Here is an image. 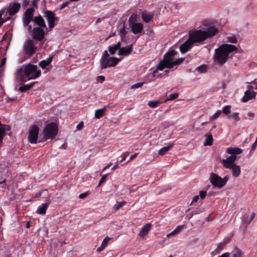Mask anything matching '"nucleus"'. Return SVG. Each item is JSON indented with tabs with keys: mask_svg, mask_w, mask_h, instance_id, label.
Listing matches in <instances>:
<instances>
[{
	"mask_svg": "<svg viewBox=\"0 0 257 257\" xmlns=\"http://www.w3.org/2000/svg\"><path fill=\"white\" fill-rule=\"evenodd\" d=\"M237 48L232 44H222L219 48L215 50L214 60L220 65L225 64L229 57L230 53L236 51Z\"/></svg>",
	"mask_w": 257,
	"mask_h": 257,
	"instance_id": "f257e3e1",
	"label": "nucleus"
},
{
	"mask_svg": "<svg viewBox=\"0 0 257 257\" xmlns=\"http://www.w3.org/2000/svg\"><path fill=\"white\" fill-rule=\"evenodd\" d=\"M18 74L20 76L22 82H26L30 79H35L41 75V70L38 69L36 65L31 63L27 64L18 70Z\"/></svg>",
	"mask_w": 257,
	"mask_h": 257,
	"instance_id": "f03ea898",
	"label": "nucleus"
},
{
	"mask_svg": "<svg viewBox=\"0 0 257 257\" xmlns=\"http://www.w3.org/2000/svg\"><path fill=\"white\" fill-rule=\"evenodd\" d=\"M58 132V126L55 122H51L46 124L43 131V140L39 141L40 142H43L49 139H53L57 136Z\"/></svg>",
	"mask_w": 257,
	"mask_h": 257,
	"instance_id": "7ed1b4c3",
	"label": "nucleus"
},
{
	"mask_svg": "<svg viewBox=\"0 0 257 257\" xmlns=\"http://www.w3.org/2000/svg\"><path fill=\"white\" fill-rule=\"evenodd\" d=\"M235 158L233 156H229L226 159H223L222 161L223 167L226 169H230L234 177H239L241 173V170L239 166L236 164L234 162Z\"/></svg>",
	"mask_w": 257,
	"mask_h": 257,
	"instance_id": "20e7f679",
	"label": "nucleus"
},
{
	"mask_svg": "<svg viewBox=\"0 0 257 257\" xmlns=\"http://www.w3.org/2000/svg\"><path fill=\"white\" fill-rule=\"evenodd\" d=\"M189 38L193 44L195 43L202 44L207 39V37L205 31L194 29L189 31Z\"/></svg>",
	"mask_w": 257,
	"mask_h": 257,
	"instance_id": "39448f33",
	"label": "nucleus"
},
{
	"mask_svg": "<svg viewBox=\"0 0 257 257\" xmlns=\"http://www.w3.org/2000/svg\"><path fill=\"white\" fill-rule=\"evenodd\" d=\"M228 180V177L225 176L223 178L215 173H212L210 177V181L211 184L215 187L221 188L226 184Z\"/></svg>",
	"mask_w": 257,
	"mask_h": 257,
	"instance_id": "423d86ee",
	"label": "nucleus"
},
{
	"mask_svg": "<svg viewBox=\"0 0 257 257\" xmlns=\"http://www.w3.org/2000/svg\"><path fill=\"white\" fill-rule=\"evenodd\" d=\"M39 128L36 124L32 125L29 132L28 139L31 144H36L38 142Z\"/></svg>",
	"mask_w": 257,
	"mask_h": 257,
	"instance_id": "0eeeda50",
	"label": "nucleus"
},
{
	"mask_svg": "<svg viewBox=\"0 0 257 257\" xmlns=\"http://www.w3.org/2000/svg\"><path fill=\"white\" fill-rule=\"evenodd\" d=\"M121 58L116 57H109L103 60H100L101 69H105L107 67H114L116 66Z\"/></svg>",
	"mask_w": 257,
	"mask_h": 257,
	"instance_id": "6e6552de",
	"label": "nucleus"
},
{
	"mask_svg": "<svg viewBox=\"0 0 257 257\" xmlns=\"http://www.w3.org/2000/svg\"><path fill=\"white\" fill-rule=\"evenodd\" d=\"M34 12L35 10L33 8H29L25 12L23 19L24 26H28L32 21H34Z\"/></svg>",
	"mask_w": 257,
	"mask_h": 257,
	"instance_id": "1a4fd4ad",
	"label": "nucleus"
},
{
	"mask_svg": "<svg viewBox=\"0 0 257 257\" xmlns=\"http://www.w3.org/2000/svg\"><path fill=\"white\" fill-rule=\"evenodd\" d=\"M44 16L47 19L49 28H53L55 26V21L58 19L55 14L51 11L46 10L44 12Z\"/></svg>",
	"mask_w": 257,
	"mask_h": 257,
	"instance_id": "9d476101",
	"label": "nucleus"
},
{
	"mask_svg": "<svg viewBox=\"0 0 257 257\" xmlns=\"http://www.w3.org/2000/svg\"><path fill=\"white\" fill-rule=\"evenodd\" d=\"M24 49L27 55L31 56L35 53L37 47L34 46L33 40H28L24 45Z\"/></svg>",
	"mask_w": 257,
	"mask_h": 257,
	"instance_id": "9b49d317",
	"label": "nucleus"
},
{
	"mask_svg": "<svg viewBox=\"0 0 257 257\" xmlns=\"http://www.w3.org/2000/svg\"><path fill=\"white\" fill-rule=\"evenodd\" d=\"M42 28H43L40 27L33 28L32 31L33 34V38L35 40L41 41L44 39L45 35V32Z\"/></svg>",
	"mask_w": 257,
	"mask_h": 257,
	"instance_id": "f8f14e48",
	"label": "nucleus"
},
{
	"mask_svg": "<svg viewBox=\"0 0 257 257\" xmlns=\"http://www.w3.org/2000/svg\"><path fill=\"white\" fill-rule=\"evenodd\" d=\"M21 8V5L18 3L11 4L8 8L6 13L12 16L17 13Z\"/></svg>",
	"mask_w": 257,
	"mask_h": 257,
	"instance_id": "ddd939ff",
	"label": "nucleus"
},
{
	"mask_svg": "<svg viewBox=\"0 0 257 257\" xmlns=\"http://www.w3.org/2000/svg\"><path fill=\"white\" fill-rule=\"evenodd\" d=\"M155 12H148L146 10L143 11L141 13V16L143 20L146 23H150L152 21Z\"/></svg>",
	"mask_w": 257,
	"mask_h": 257,
	"instance_id": "4468645a",
	"label": "nucleus"
},
{
	"mask_svg": "<svg viewBox=\"0 0 257 257\" xmlns=\"http://www.w3.org/2000/svg\"><path fill=\"white\" fill-rule=\"evenodd\" d=\"M131 31L135 35L140 34L143 30V24L142 23H133L130 24Z\"/></svg>",
	"mask_w": 257,
	"mask_h": 257,
	"instance_id": "2eb2a0df",
	"label": "nucleus"
},
{
	"mask_svg": "<svg viewBox=\"0 0 257 257\" xmlns=\"http://www.w3.org/2000/svg\"><path fill=\"white\" fill-rule=\"evenodd\" d=\"M193 43L189 38L180 46V50L181 53L184 54L190 50L193 46Z\"/></svg>",
	"mask_w": 257,
	"mask_h": 257,
	"instance_id": "dca6fc26",
	"label": "nucleus"
},
{
	"mask_svg": "<svg viewBox=\"0 0 257 257\" xmlns=\"http://www.w3.org/2000/svg\"><path fill=\"white\" fill-rule=\"evenodd\" d=\"M133 44L119 49L118 55L119 56H128L133 51Z\"/></svg>",
	"mask_w": 257,
	"mask_h": 257,
	"instance_id": "f3484780",
	"label": "nucleus"
},
{
	"mask_svg": "<svg viewBox=\"0 0 257 257\" xmlns=\"http://www.w3.org/2000/svg\"><path fill=\"white\" fill-rule=\"evenodd\" d=\"M177 54V52L175 50H170L168 51L164 56L163 59L166 62L171 64L173 61V57Z\"/></svg>",
	"mask_w": 257,
	"mask_h": 257,
	"instance_id": "a211bd4d",
	"label": "nucleus"
},
{
	"mask_svg": "<svg viewBox=\"0 0 257 257\" xmlns=\"http://www.w3.org/2000/svg\"><path fill=\"white\" fill-rule=\"evenodd\" d=\"M33 21L36 25L39 26L38 27L46 28V25L45 20L42 16L39 15L35 17Z\"/></svg>",
	"mask_w": 257,
	"mask_h": 257,
	"instance_id": "6ab92c4d",
	"label": "nucleus"
},
{
	"mask_svg": "<svg viewBox=\"0 0 257 257\" xmlns=\"http://www.w3.org/2000/svg\"><path fill=\"white\" fill-rule=\"evenodd\" d=\"M226 152L231 155L230 156H233L235 158V160L237 159L236 155L240 154L242 152V150L239 148L236 147H230L227 149Z\"/></svg>",
	"mask_w": 257,
	"mask_h": 257,
	"instance_id": "aec40b11",
	"label": "nucleus"
},
{
	"mask_svg": "<svg viewBox=\"0 0 257 257\" xmlns=\"http://www.w3.org/2000/svg\"><path fill=\"white\" fill-rule=\"evenodd\" d=\"M256 92H255L254 91H251L249 90H247L244 92V95L242 98V101L244 102H246L248 100L254 98Z\"/></svg>",
	"mask_w": 257,
	"mask_h": 257,
	"instance_id": "412c9836",
	"label": "nucleus"
},
{
	"mask_svg": "<svg viewBox=\"0 0 257 257\" xmlns=\"http://www.w3.org/2000/svg\"><path fill=\"white\" fill-rule=\"evenodd\" d=\"M218 32V29L214 26L209 27L205 31L207 39L215 36Z\"/></svg>",
	"mask_w": 257,
	"mask_h": 257,
	"instance_id": "4be33fe9",
	"label": "nucleus"
},
{
	"mask_svg": "<svg viewBox=\"0 0 257 257\" xmlns=\"http://www.w3.org/2000/svg\"><path fill=\"white\" fill-rule=\"evenodd\" d=\"M152 225L151 223H147L145 224L139 233V236L141 237H144L146 236L151 230Z\"/></svg>",
	"mask_w": 257,
	"mask_h": 257,
	"instance_id": "5701e85b",
	"label": "nucleus"
},
{
	"mask_svg": "<svg viewBox=\"0 0 257 257\" xmlns=\"http://www.w3.org/2000/svg\"><path fill=\"white\" fill-rule=\"evenodd\" d=\"M36 197H41L45 199V201H46L49 199L50 195L47 189H43L37 193Z\"/></svg>",
	"mask_w": 257,
	"mask_h": 257,
	"instance_id": "b1692460",
	"label": "nucleus"
},
{
	"mask_svg": "<svg viewBox=\"0 0 257 257\" xmlns=\"http://www.w3.org/2000/svg\"><path fill=\"white\" fill-rule=\"evenodd\" d=\"M165 68L169 69L172 68L171 65L163 59L159 62L157 66V69L159 70H163Z\"/></svg>",
	"mask_w": 257,
	"mask_h": 257,
	"instance_id": "393cba45",
	"label": "nucleus"
},
{
	"mask_svg": "<svg viewBox=\"0 0 257 257\" xmlns=\"http://www.w3.org/2000/svg\"><path fill=\"white\" fill-rule=\"evenodd\" d=\"M48 206L49 203H43L41 206L38 207L37 213L42 215L45 214Z\"/></svg>",
	"mask_w": 257,
	"mask_h": 257,
	"instance_id": "a878e982",
	"label": "nucleus"
},
{
	"mask_svg": "<svg viewBox=\"0 0 257 257\" xmlns=\"http://www.w3.org/2000/svg\"><path fill=\"white\" fill-rule=\"evenodd\" d=\"M174 146V144L170 143L167 146L164 147L159 151L158 154L161 156L165 155Z\"/></svg>",
	"mask_w": 257,
	"mask_h": 257,
	"instance_id": "bb28decb",
	"label": "nucleus"
},
{
	"mask_svg": "<svg viewBox=\"0 0 257 257\" xmlns=\"http://www.w3.org/2000/svg\"><path fill=\"white\" fill-rule=\"evenodd\" d=\"M36 82H32L29 84L24 85L19 87V90L21 92H25L27 90L31 89Z\"/></svg>",
	"mask_w": 257,
	"mask_h": 257,
	"instance_id": "cd10ccee",
	"label": "nucleus"
},
{
	"mask_svg": "<svg viewBox=\"0 0 257 257\" xmlns=\"http://www.w3.org/2000/svg\"><path fill=\"white\" fill-rule=\"evenodd\" d=\"M243 252L237 247H235L231 252V257H242Z\"/></svg>",
	"mask_w": 257,
	"mask_h": 257,
	"instance_id": "c85d7f7f",
	"label": "nucleus"
},
{
	"mask_svg": "<svg viewBox=\"0 0 257 257\" xmlns=\"http://www.w3.org/2000/svg\"><path fill=\"white\" fill-rule=\"evenodd\" d=\"M185 227V225H181L177 226L175 229L171 232L167 234V237L175 235L180 232Z\"/></svg>",
	"mask_w": 257,
	"mask_h": 257,
	"instance_id": "c756f323",
	"label": "nucleus"
},
{
	"mask_svg": "<svg viewBox=\"0 0 257 257\" xmlns=\"http://www.w3.org/2000/svg\"><path fill=\"white\" fill-rule=\"evenodd\" d=\"M105 114V111L102 108L96 109L95 111V117L96 119L101 118Z\"/></svg>",
	"mask_w": 257,
	"mask_h": 257,
	"instance_id": "7c9ffc66",
	"label": "nucleus"
},
{
	"mask_svg": "<svg viewBox=\"0 0 257 257\" xmlns=\"http://www.w3.org/2000/svg\"><path fill=\"white\" fill-rule=\"evenodd\" d=\"M207 139L204 145L205 146H210L213 144V139L212 134L208 133L206 135Z\"/></svg>",
	"mask_w": 257,
	"mask_h": 257,
	"instance_id": "2f4dec72",
	"label": "nucleus"
},
{
	"mask_svg": "<svg viewBox=\"0 0 257 257\" xmlns=\"http://www.w3.org/2000/svg\"><path fill=\"white\" fill-rule=\"evenodd\" d=\"M126 201H122L121 202H116V204L113 206V208L115 211H117L123 205L126 204Z\"/></svg>",
	"mask_w": 257,
	"mask_h": 257,
	"instance_id": "473e14b6",
	"label": "nucleus"
},
{
	"mask_svg": "<svg viewBox=\"0 0 257 257\" xmlns=\"http://www.w3.org/2000/svg\"><path fill=\"white\" fill-rule=\"evenodd\" d=\"M228 119H233L235 122H237L240 120V117L239 116L238 112H234L232 113L231 114H229L228 115Z\"/></svg>",
	"mask_w": 257,
	"mask_h": 257,
	"instance_id": "72a5a7b5",
	"label": "nucleus"
},
{
	"mask_svg": "<svg viewBox=\"0 0 257 257\" xmlns=\"http://www.w3.org/2000/svg\"><path fill=\"white\" fill-rule=\"evenodd\" d=\"M161 103L160 100H156L149 101L148 104L151 108H156Z\"/></svg>",
	"mask_w": 257,
	"mask_h": 257,
	"instance_id": "f704fd0d",
	"label": "nucleus"
},
{
	"mask_svg": "<svg viewBox=\"0 0 257 257\" xmlns=\"http://www.w3.org/2000/svg\"><path fill=\"white\" fill-rule=\"evenodd\" d=\"M184 58H178L176 60L173 61L171 64L172 68H173L175 65H178L181 64L184 61Z\"/></svg>",
	"mask_w": 257,
	"mask_h": 257,
	"instance_id": "c9c22d12",
	"label": "nucleus"
},
{
	"mask_svg": "<svg viewBox=\"0 0 257 257\" xmlns=\"http://www.w3.org/2000/svg\"><path fill=\"white\" fill-rule=\"evenodd\" d=\"M207 66L205 64L202 65L196 68V70L200 73H204L207 71Z\"/></svg>",
	"mask_w": 257,
	"mask_h": 257,
	"instance_id": "e433bc0d",
	"label": "nucleus"
},
{
	"mask_svg": "<svg viewBox=\"0 0 257 257\" xmlns=\"http://www.w3.org/2000/svg\"><path fill=\"white\" fill-rule=\"evenodd\" d=\"M231 105H228L224 106L222 109V112L225 114H228L231 112Z\"/></svg>",
	"mask_w": 257,
	"mask_h": 257,
	"instance_id": "4c0bfd02",
	"label": "nucleus"
},
{
	"mask_svg": "<svg viewBox=\"0 0 257 257\" xmlns=\"http://www.w3.org/2000/svg\"><path fill=\"white\" fill-rule=\"evenodd\" d=\"M179 96V94L177 93H172L170 94L167 99V100L170 101V100H173L177 98Z\"/></svg>",
	"mask_w": 257,
	"mask_h": 257,
	"instance_id": "58836bf2",
	"label": "nucleus"
},
{
	"mask_svg": "<svg viewBox=\"0 0 257 257\" xmlns=\"http://www.w3.org/2000/svg\"><path fill=\"white\" fill-rule=\"evenodd\" d=\"M221 110H217L213 115L210 117V120H212L217 119L221 114Z\"/></svg>",
	"mask_w": 257,
	"mask_h": 257,
	"instance_id": "ea45409f",
	"label": "nucleus"
},
{
	"mask_svg": "<svg viewBox=\"0 0 257 257\" xmlns=\"http://www.w3.org/2000/svg\"><path fill=\"white\" fill-rule=\"evenodd\" d=\"M49 63L47 62V61L46 60H43L41 61L39 63V65L42 68L45 69L46 68L47 66L49 65Z\"/></svg>",
	"mask_w": 257,
	"mask_h": 257,
	"instance_id": "a19ab883",
	"label": "nucleus"
},
{
	"mask_svg": "<svg viewBox=\"0 0 257 257\" xmlns=\"http://www.w3.org/2000/svg\"><path fill=\"white\" fill-rule=\"evenodd\" d=\"M227 41L230 43H237V38L234 36L227 37Z\"/></svg>",
	"mask_w": 257,
	"mask_h": 257,
	"instance_id": "79ce46f5",
	"label": "nucleus"
},
{
	"mask_svg": "<svg viewBox=\"0 0 257 257\" xmlns=\"http://www.w3.org/2000/svg\"><path fill=\"white\" fill-rule=\"evenodd\" d=\"M108 51L111 55H114L117 49L115 47L114 45H110L108 47Z\"/></svg>",
	"mask_w": 257,
	"mask_h": 257,
	"instance_id": "37998d69",
	"label": "nucleus"
},
{
	"mask_svg": "<svg viewBox=\"0 0 257 257\" xmlns=\"http://www.w3.org/2000/svg\"><path fill=\"white\" fill-rule=\"evenodd\" d=\"M146 82H139V83H136L135 84H133L131 86V89H137V88H140V87H142L144 84H145Z\"/></svg>",
	"mask_w": 257,
	"mask_h": 257,
	"instance_id": "c03bdc74",
	"label": "nucleus"
},
{
	"mask_svg": "<svg viewBox=\"0 0 257 257\" xmlns=\"http://www.w3.org/2000/svg\"><path fill=\"white\" fill-rule=\"evenodd\" d=\"M136 21L137 15L135 14L132 15L128 19V22L130 23V25L131 24V23H136Z\"/></svg>",
	"mask_w": 257,
	"mask_h": 257,
	"instance_id": "a18cd8bd",
	"label": "nucleus"
},
{
	"mask_svg": "<svg viewBox=\"0 0 257 257\" xmlns=\"http://www.w3.org/2000/svg\"><path fill=\"white\" fill-rule=\"evenodd\" d=\"M110 239V238L109 237H108V236H106V237H105L103 239V241H102V243H101V245L102 246H103L105 248V247L107 246V243H108V242L109 241V240Z\"/></svg>",
	"mask_w": 257,
	"mask_h": 257,
	"instance_id": "49530a36",
	"label": "nucleus"
},
{
	"mask_svg": "<svg viewBox=\"0 0 257 257\" xmlns=\"http://www.w3.org/2000/svg\"><path fill=\"white\" fill-rule=\"evenodd\" d=\"M108 175V174H105L101 177V178L99 181L98 186H100L103 183L105 182Z\"/></svg>",
	"mask_w": 257,
	"mask_h": 257,
	"instance_id": "de8ad7c7",
	"label": "nucleus"
},
{
	"mask_svg": "<svg viewBox=\"0 0 257 257\" xmlns=\"http://www.w3.org/2000/svg\"><path fill=\"white\" fill-rule=\"evenodd\" d=\"M119 33L121 37H123L126 35L127 32L125 31L124 27L122 28L120 30Z\"/></svg>",
	"mask_w": 257,
	"mask_h": 257,
	"instance_id": "09e8293b",
	"label": "nucleus"
},
{
	"mask_svg": "<svg viewBox=\"0 0 257 257\" xmlns=\"http://www.w3.org/2000/svg\"><path fill=\"white\" fill-rule=\"evenodd\" d=\"M5 135L3 128L0 127V142H2L4 137Z\"/></svg>",
	"mask_w": 257,
	"mask_h": 257,
	"instance_id": "8fccbe9b",
	"label": "nucleus"
},
{
	"mask_svg": "<svg viewBox=\"0 0 257 257\" xmlns=\"http://www.w3.org/2000/svg\"><path fill=\"white\" fill-rule=\"evenodd\" d=\"M109 54L106 50H105L103 53V55L100 60H103L109 58Z\"/></svg>",
	"mask_w": 257,
	"mask_h": 257,
	"instance_id": "3c124183",
	"label": "nucleus"
},
{
	"mask_svg": "<svg viewBox=\"0 0 257 257\" xmlns=\"http://www.w3.org/2000/svg\"><path fill=\"white\" fill-rule=\"evenodd\" d=\"M207 195V192L206 191H201L200 192V197L201 199H203Z\"/></svg>",
	"mask_w": 257,
	"mask_h": 257,
	"instance_id": "603ef678",
	"label": "nucleus"
},
{
	"mask_svg": "<svg viewBox=\"0 0 257 257\" xmlns=\"http://www.w3.org/2000/svg\"><path fill=\"white\" fill-rule=\"evenodd\" d=\"M89 194V193L88 192L81 193L79 195V198L80 199H84L86 198Z\"/></svg>",
	"mask_w": 257,
	"mask_h": 257,
	"instance_id": "864d4df0",
	"label": "nucleus"
},
{
	"mask_svg": "<svg viewBox=\"0 0 257 257\" xmlns=\"http://www.w3.org/2000/svg\"><path fill=\"white\" fill-rule=\"evenodd\" d=\"M128 154L129 153L127 152L123 153L121 156V157H122V159L120 161V162H122L123 161H124Z\"/></svg>",
	"mask_w": 257,
	"mask_h": 257,
	"instance_id": "5fc2aeb1",
	"label": "nucleus"
},
{
	"mask_svg": "<svg viewBox=\"0 0 257 257\" xmlns=\"http://www.w3.org/2000/svg\"><path fill=\"white\" fill-rule=\"evenodd\" d=\"M1 128H3L4 131V133L5 134L6 131H10L11 130V127L9 125H4L3 127H1Z\"/></svg>",
	"mask_w": 257,
	"mask_h": 257,
	"instance_id": "6e6d98bb",
	"label": "nucleus"
},
{
	"mask_svg": "<svg viewBox=\"0 0 257 257\" xmlns=\"http://www.w3.org/2000/svg\"><path fill=\"white\" fill-rule=\"evenodd\" d=\"M138 154H139V153H135V154L132 155L130 157L129 160L126 162V164L130 162H131V161H132L134 159H135L137 157Z\"/></svg>",
	"mask_w": 257,
	"mask_h": 257,
	"instance_id": "4d7b16f0",
	"label": "nucleus"
},
{
	"mask_svg": "<svg viewBox=\"0 0 257 257\" xmlns=\"http://www.w3.org/2000/svg\"><path fill=\"white\" fill-rule=\"evenodd\" d=\"M223 248H224V244H223V243H220L218 244V245L216 249V251L217 252H219L220 250H222L223 249Z\"/></svg>",
	"mask_w": 257,
	"mask_h": 257,
	"instance_id": "13d9d810",
	"label": "nucleus"
},
{
	"mask_svg": "<svg viewBox=\"0 0 257 257\" xmlns=\"http://www.w3.org/2000/svg\"><path fill=\"white\" fill-rule=\"evenodd\" d=\"M83 122L82 121H81L77 124L76 127L78 130H81L83 128Z\"/></svg>",
	"mask_w": 257,
	"mask_h": 257,
	"instance_id": "bf43d9fd",
	"label": "nucleus"
},
{
	"mask_svg": "<svg viewBox=\"0 0 257 257\" xmlns=\"http://www.w3.org/2000/svg\"><path fill=\"white\" fill-rule=\"evenodd\" d=\"M257 147V137L256 138L255 141L251 146V150L253 151L256 149Z\"/></svg>",
	"mask_w": 257,
	"mask_h": 257,
	"instance_id": "052dcab7",
	"label": "nucleus"
},
{
	"mask_svg": "<svg viewBox=\"0 0 257 257\" xmlns=\"http://www.w3.org/2000/svg\"><path fill=\"white\" fill-rule=\"evenodd\" d=\"M70 2V1L69 2H66L64 3V4H63L60 6V10H63V9H64L66 7H67L69 5Z\"/></svg>",
	"mask_w": 257,
	"mask_h": 257,
	"instance_id": "680f3d73",
	"label": "nucleus"
},
{
	"mask_svg": "<svg viewBox=\"0 0 257 257\" xmlns=\"http://www.w3.org/2000/svg\"><path fill=\"white\" fill-rule=\"evenodd\" d=\"M40 0H32V5L36 8H38V2Z\"/></svg>",
	"mask_w": 257,
	"mask_h": 257,
	"instance_id": "e2e57ef3",
	"label": "nucleus"
},
{
	"mask_svg": "<svg viewBox=\"0 0 257 257\" xmlns=\"http://www.w3.org/2000/svg\"><path fill=\"white\" fill-rule=\"evenodd\" d=\"M53 57H54V55H50L49 56V57L46 60L47 61V62L49 63V64H50L52 62Z\"/></svg>",
	"mask_w": 257,
	"mask_h": 257,
	"instance_id": "0e129e2a",
	"label": "nucleus"
},
{
	"mask_svg": "<svg viewBox=\"0 0 257 257\" xmlns=\"http://www.w3.org/2000/svg\"><path fill=\"white\" fill-rule=\"evenodd\" d=\"M7 59L6 58H3L1 61L0 66L1 67H3L6 63Z\"/></svg>",
	"mask_w": 257,
	"mask_h": 257,
	"instance_id": "69168bd1",
	"label": "nucleus"
},
{
	"mask_svg": "<svg viewBox=\"0 0 257 257\" xmlns=\"http://www.w3.org/2000/svg\"><path fill=\"white\" fill-rule=\"evenodd\" d=\"M112 107V106L111 105V104H110V103H109V104H107V105H105V106L102 108V109H103L104 110V111L105 112V111L107 110V109L108 108H109Z\"/></svg>",
	"mask_w": 257,
	"mask_h": 257,
	"instance_id": "338daca9",
	"label": "nucleus"
},
{
	"mask_svg": "<svg viewBox=\"0 0 257 257\" xmlns=\"http://www.w3.org/2000/svg\"><path fill=\"white\" fill-rule=\"evenodd\" d=\"M230 254V253L228 252H224L223 254H222L221 255L218 256V257H229Z\"/></svg>",
	"mask_w": 257,
	"mask_h": 257,
	"instance_id": "774afa93",
	"label": "nucleus"
}]
</instances>
